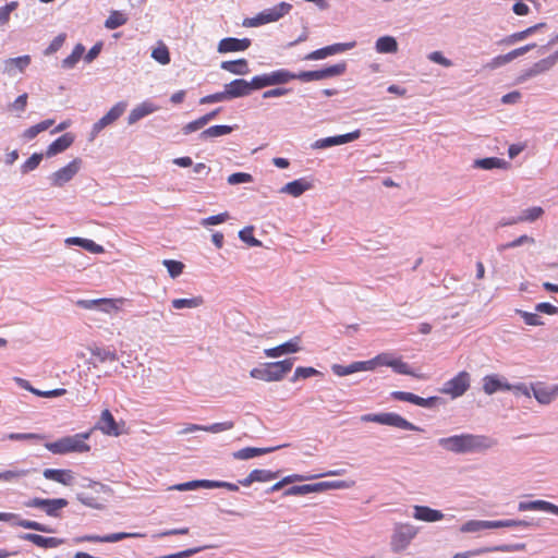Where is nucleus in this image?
I'll return each instance as SVG.
<instances>
[{
  "instance_id": "680f3d73",
  "label": "nucleus",
  "mask_w": 558,
  "mask_h": 558,
  "mask_svg": "<svg viewBox=\"0 0 558 558\" xmlns=\"http://www.w3.org/2000/svg\"><path fill=\"white\" fill-rule=\"evenodd\" d=\"M319 372L315 369L314 367H302L299 366L294 371V375L291 378V381H296L298 379H306L312 376L318 375Z\"/></svg>"
},
{
  "instance_id": "9d476101",
  "label": "nucleus",
  "mask_w": 558,
  "mask_h": 558,
  "mask_svg": "<svg viewBox=\"0 0 558 558\" xmlns=\"http://www.w3.org/2000/svg\"><path fill=\"white\" fill-rule=\"evenodd\" d=\"M471 386V375L466 371L459 372L453 378L447 380L440 389L441 393L452 399L462 397Z\"/></svg>"
},
{
  "instance_id": "bb28decb",
  "label": "nucleus",
  "mask_w": 558,
  "mask_h": 558,
  "mask_svg": "<svg viewBox=\"0 0 558 558\" xmlns=\"http://www.w3.org/2000/svg\"><path fill=\"white\" fill-rule=\"evenodd\" d=\"M20 538L32 542L33 544L43 548H56L64 543L62 538L45 537L39 534L24 533Z\"/></svg>"
},
{
  "instance_id": "09e8293b",
  "label": "nucleus",
  "mask_w": 558,
  "mask_h": 558,
  "mask_svg": "<svg viewBox=\"0 0 558 558\" xmlns=\"http://www.w3.org/2000/svg\"><path fill=\"white\" fill-rule=\"evenodd\" d=\"M128 19L119 11H112L105 22V27L108 29H116L126 23Z\"/></svg>"
},
{
  "instance_id": "69168bd1",
  "label": "nucleus",
  "mask_w": 558,
  "mask_h": 558,
  "mask_svg": "<svg viewBox=\"0 0 558 558\" xmlns=\"http://www.w3.org/2000/svg\"><path fill=\"white\" fill-rule=\"evenodd\" d=\"M28 95L26 93L20 95L13 102L8 105V109L16 112H24L27 106Z\"/></svg>"
},
{
  "instance_id": "338daca9",
  "label": "nucleus",
  "mask_w": 558,
  "mask_h": 558,
  "mask_svg": "<svg viewBox=\"0 0 558 558\" xmlns=\"http://www.w3.org/2000/svg\"><path fill=\"white\" fill-rule=\"evenodd\" d=\"M228 183L231 185H236L241 183H247L253 181V177L250 173L245 172H235L228 177Z\"/></svg>"
},
{
  "instance_id": "c9c22d12",
  "label": "nucleus",
  "mask_w": 558,
  "mask_h": 558,
  "mask_svg": "<svg viewBox=\"0 0 558 558\" xmlns=\"http://www.w3.org/2000/svg\"><path fill=\"white\" fill-rule=\"evenodd\" d=\"M65 243L69 244V245L81 246V247L85 248L86 251H88L90 253H94V254L104 253V247L101 245H99V244H97L94 241L88 240V239L73 236V238H68L65 240Z\"/></svg>"
},
{
  "instance_id": "c85d7f7f",
  "label": "nucleus",
  "mask_w": 558,
  "mask_h": 558,
  "mask_svg": "<svg viewBox=\"0 0 558 558\" xmlns=\"http://www.w3.org/2000/svg\"><path fill=\"white\" fill-rule=\"evenodd\" d=\"M90 359L88 360V364L97 367L99 363L105 362H116L118 361V355L116 351H110L105 348L95 347L90 349Z\"/></svg>"
},
{
  "instance_id": "f8f14e48",
  "label": "nucleus",
  "mask_w": 558,
  "mask_h": 558,
  "mask_svg": "<svg viewBox=\"0 0 558 558\" xmlns=\"http://www.w3.org/2000/svg\"><path fill=\"white\" fill-rule=\"evenodd\" d=\"M68 505L69 502L64 498L43 499L38 497L29 499L25 504L26 507L41 509L47 515L52 518H59L60 511Z\"/></svg>"
},
{
  "instance_id": "8fccbe9b",
  "label": "nucleus",
  "mask_w": 558,
  "mask_h": 558,
  "mask_svg": "<svg viewBox=\"0 0 558 558\" xmlns=\"http://www.w3.org/2000/svg\"><path fill=\"white\" fill-rule=\"evenodd\" d=\"M543 215H544V209L539 206H535V207L524 209L522 211L521 216L518 217V220H520V222H523V221L533 222V221L537 220L538 218H541Z\"/></svg>"
},
{
  "instance_id": "de8ad7c7",
  "label": "nucleus",
  "mask_w": 558,
  "mask_h": 558,
  "mask_svg": "<svg viewBox=\"0 0 558 558\" xmlns=\"http://www.w3.org/2000/svg\"><path fill=\"white\" fill-rule=\"evenodd\" d=\"M151 58L162 65L170 63V52L168 47L160 43L158 47L153 49Z\"/></svg>"
},
{
  "instance_id": "864d4df0",
  "label": "nucleus",
  "mask_w": 558,
  "mask_h": 558,
  "mask_svg": "<svg viewBox=\"0 0 558 558\" xmlns=\"http://www.w3.org/2000/svg\"><path fill=\"white\" fill-rule=\"evenodd\" d=\"M43 154L34 153L22 166L21 173L26 174L31 171H34L39 166L43 160Z\"/></svg>"
},
{
  "instance_id": "4c0bfd02",
  "label": "nucleus",
  "mask_w": 558,
  "mask_h": 558,
  "mask_svg": "<svg viewBox=\"0 0 558 558\" xmlns=\"http://www.w3.org/2000/svg\"><path fill=\"white\" fill-rule=\"evenodd\" d=\"M54 123V120L53 119H47V120H44L28 129H26L23 134H22V137L26 141H31L33 138H35L39 133L48 130L50 126H52Z\"/></svg>"
},
{
  "instance_id": "1a4fd4ad",
  "label": "nucleus",
  "mask_w": 558,
  "mask_h": 558,
  "mask_svg": "<svg viewBox=\"0 0 558 558\" xmlns=\"http://www.w3.org/2000/svg\"><path fill=\"white\" fill-rule=\"evenodd\" d=\"M124 299H92L78 300L76 305L84 310H96L101 313L113 315L121 310Z\"/></svg>"
},
{
  "instance_id": "20e7f679",
  "label": "nucleus",
  "mask_w": 558,
  "mask_h": 558,
  "mask_svg": "<svg viewBox=\"0 0 558 558\" xmlns=\"http://www.w3.org/2000/svg\"><path fill=\"white\" fill-rule=\"evenodd\" d=\"M362 422H374L381 425L392 426L396 428L404 429V430H413V432H423V429L401 415L393 412H385V413H369L361 416Z\"/></svg>"
},
{
  "instance_id": "6ab92c4d",
  "label": "nucleus",
  "mask_w": 558,
  "mask_h": 558,
  "mask_svg": "<svg viewBox=\"0 0 558 558\" xmlns=\"http://www.w3.org/2000/svg\"><path fill=\"white\" fill-rule=\"evenodd\" d=\"M251 46V39L248 38H234L227 37L219 41L217 50L219 53L244 51Z\"/></svg>"
},
{
  "instance_id": "5701e85b",
  "label": "nucleus",
  "mask_w": 558,
  "mask_h": 558,
  "mask_svg": "<svg viewBox=\"0 0 558 558\" xmlns=\"http://www.w3.org/2000/svg\"><path fill=\"white\" fill-rule=\"evenodd\" d=\"M331 371L337 376H348L356 372L372 371V362L359 361L353 362L350 365L333 364Z\"/></svg>"
},
{
  "instance_id": "f704fd0d",
  "label": "nucleus",
  "mask_w": 558,
  "mask_h": 558,
  "mask_svg": "<svg viewBox=\"0 0 558 558\" xmlns=\"http://www.w3.org/2000/svg\"><path fill=\"white\" fill-rule=\"evenodd\" d=\"M220 68L235 75H245L250 72L248 63L245 59L234 61H222Z\"/></svg>"
},
{
  "instance_id": "473e14b6",
  "label": "nucleus",
  "mask_w": 558,
  "mask_h": 558,
  "mask_svg": "<svg viewBox=\"0 0 558 558\" xmlns=\"http://www.w3.org/2000/svg\"><path fill=\"white\" fill-rule=\"evenodd\" d=\"M36 470H29V469H9L3 470L0 472V482H5L10 484H17L22 481V478L29 475L32 472H35Z\"/></svg>"
},
{
  "instance_id": "f257e3e1",
  "label": "nucleus",
  "mask_w": 558,
  "mask_h": 558,
  "mask_svg": "<svg viewBox=\"0 0 558 558\" xmlns=\"http://www.w3.org/2000/svg\"><path fill=\"white\" fill-rule=\"evenodd\" d=\"M438 445L446 451L466 454L489 450L497 445V440L486 435L460 434L439 438Z\"/></svg>"
},
{
  "instance_id": "ddd939ff",
  "label": "nucleus",
  "mask_w": 558,
  "mask_h": 558,
  "mask_svg": "<svg viewBox=\"0 0 558 558\" xmlns=\"http://www.w3.org/2000/svg\"><path fill=\"white\" fill-rule=\"evenodd\" d=\"M81 166L82 160L80 158H74L66 166L60 168L49 177L51 185L57 187L63 186L75 177L80 171Z\"/></svg>"
},
{
  "instance_id": "a211bd4d",
  "label": "nucleus",
  "mask_w": 558,
  "mask_h": 558,
  "mask_svg": "<svg viewBox=\"0 0 558 558\" xmlns=\"http://www.w3.org/2000/svg\"><path fill=\"white\" fill-rule=\"evenodd\" d=\"M94 428L108 436H119L121 434L118 423L108 409L101 412L100 418Z\"/></svg>"
},
{
  "instance_id": "ea45409f",
  "label": "nucleus",
  "mask_w": 558,
  "mask_h": 558,
  "mask_svg": "<svg viewBox=\"0 0 558 558\" xmlns=\"http://www.w3.org/2000/svg\"><path fill=\"white\" fill-rule=\"evenodd\" d=\"M233 131V128L230 125H213L206 130H204L202 133H199L198 138L201 141H205L207 138L211 137H219L227 135Z\"/></svg>"
},
{
  "instance_id": "a18cd8bd",
  "label": "nucleus",
  "mask_w": 558,
  "mask_h": 558,
  "mask_svg": "<svg viewBox=\"0 0 558 558\" xmlns=\"http://www.w3.org/2000/svg\"><path fill=\"white\" fill-rule=\"evenodd\" d=\"M84 51H85L84 46L82 44H77L74 47L72 53L62 60V68L73 69L76 65V63L80 61V59L82 58Z\"/></svg>"
},
{
  "instance_id": "a878e982",
  "label": "nucleus",
  "mask_w": 558,
  "mask_h": 558,
  "mask_svg": "<svg viewBox=\"0 0 558 558\" xmlns=\"http://www.w3.org/2000/svg\"><path fill=\"white\" fill-rule=\"evenodd\" d=\"M74 142L72 133H65L53 141L46 149V157L50 158L66 150Z\"/></svg>"
},
{
  "instance_id": "412c9836",
  "label": "nucleus",
  "mask_w": 558,
  "mask_h": 558,
  "mask_svg": "<svg viewBox=\"0 0 558 558\" xmlns=\"http://www.w3.org/2000/svg\"><path fill=\"white\" fill-rule=\"evenodd\" d=\"M252 92L250 82L243 78H236L225 85V93L228 100L250 95Z\"/></svg>"
},
{
  "instance_id": "13d9d810",
  "label": "nucleus",
  "mask_w": 558,
  "mask_h": 558,
  "mask_svg": "<svg viewBox=\"0 0 558 558\" xmlns=\"http://www.w3.org/2000/svg\"><path fill=\"white\" fill-rule=\"evenodd\" d=\"M19 7L17 1H11L3 7H0V27L7 25L10 21L11 13Z\"/></svg>"
},
{
  "instance_id": "7c9ffc66",
  "label": "nucleus",
  "mask_w": 558,
  "mask_h": 558,
  "mask_svg": "<svg viewBox=\"0 0 558 558\" xmlns=\"http://www.w3.org/2000/svg\"><path fill=\"white\" fill-rule=\"evenodd\" d=\"M158 110V107L153 102L144 101L133 108L128 117V123L130 125L136 123L138 120Z\"/></svg>"
},
{
  "instance_id": "49530a36",
  "label": "nucleus",
  "mask_w": 558,
  "mask_h": 558,
  "mask_svg": "<svg viewBox=\"0 0 558 558\" xmlns=\"http://www.w3.org/2000/svg\"><path fill=\"white\" fill-rule=\"evenodd\" d=\"M315 483L314 484H303V485H294L284 490V496H304L307 494L316 493Z\"/></svg>"
},
{
  "instance_id": "aec40b11",
  "label": "nucleus",
  "mask_w": 558,
  "mask_h": 558,
  "mask_svg": "<svg viewBox=\"0 0 558 558\" xmlns=\"http://www.w3.org/2000/svg\"><path fill=\"white\" fill-rule=\"evenodd\" d=\"M300 350V337H294L289 341L281 343L275 348L266 349L264 353L267 357L274 359L286 354L296 353Z\"/></svg>"
},
{
  "instance_id": "4d7b16f0",
  "label": "nucleus",
  "mask_w": 558,
  "mask_h": 558,
  "mask_svg": "<svg viewBox=\"0 0 558 558\" xmlns=\"http://www.w3.org/2000/svg\"><path fill=\"white\" fill-rule=\"evenodd\" d=\"M162 264L163 266L167 268L168 272H169V276L171 278H177L179 277L182 271H183V268H184V265L183 263L179 262V260H173V259H163L162 260Z\"/></svg>"
},
{
  "instance_id": "0e129e2a",
  "label": "nucleus",
  "mask_w": 558,
  "mask_h": 558,
  "mask_svg": "<svg viewBox=\"0 0 558 558\" xmlns=\"http://www.w3.org/2000/svg\"><path fill=\"white\" fill-rule=\"evenodd\" d=\"M233 427H234V423L232 421H226V422H221V423H214L208 426H203V430L217 434V433L232 429Z\"/></svg>"
},
{
  "instance_id": "5fc2aeb1",
  "label": "nucleus",
  "mask_w": 558,
  "mask_h": 558,
  "mask_svg": "<svg viewBox=\"0 0 558 558\" xmlns=\"http://www.w3.org/2000/svg\"><path fill=\"white\" fill-rule=\"evenodd\" d=\"M534 33H535V27H529L524 31L513 33V34L507 36L500 43L505 44V45H512L517 41L525 39L526 37H529L530 35H532Z\"/></svg>"
},
{
  "instance_id": "72a5a7b5",
  "label": "nucleus",
  "mask_w": 558,
  "mask_h": 558,
  "mask_svg": "<svg viewBox=\"0 0 558 558\" xmlns=\"http://www.w3.org/2000/svg\"><path fill=\"white\" fill-rule=\"evenodd\" d=\"M533 395L541 404H549L558 397V385L532 388Z\"/></svg>"
},
{
  "instance_id": "dca6fc26",
  "label": "nucleus",
  "mask_w": 558,
  "mask_h": 558,
  "mask_svg": "<svg viewBox=\"0 0 558 558\" xmlns=\"http://www.w3.org/2000/svg\"><path fill=\"white\" fill-rule=\"evenodd\" d=\"M391 397L395 400L410 402L423 408H434L441 401L439 397L422 398L412 392L405 391H392Z\"/></svg>"
},
{
  "instance_id": "79ce46f5",
  "label": "nucleus",
  "mask_w": 558,
  "mask_h": 558,
  "mask_svg": "<svg viewBox=\"0 0 558 558\" xmlns=\"http://www.w3.org/2000/svg\"><path fill=\"white\" fill-rule=\"evenodd\" d=\"M354 486L353 481H330L315 483L316 493L324 492L327 489H348Z\"/></svg>"
},
{
  "instance_id": "f3484780",
  "label": "nucleus",
  "mask_w": 558,
  "mask_h": 558,
  "mask_svg": "<svg viewBox=\"0 0 558 558\" xmlns=\"http://www.w3.org/2000/svg\"><path fill=\"white\" fill-rule=\"evenodd\" d=\"M536 47V44H527L523 47L517 48L506 54L497 56L490 60L489 63H487V68L489 69H497L500 68L507 63H510L518 57H521L529 52L530 50L534 49Z\"/></svg>"
},
{
  "instance_id": "bf43d9fd",
  "label": "nucleus",
  "mask_w": 558,
  "mask_h": 558,
  "mask_svg": "<svg viewBox=\"0 0 558 558\" xmlns=\"http://www.w3.org/2000/svg\"><path fill=\"white\" fill-rule=\"evenodd\" d=\"M272 86L270 82L269 73L256 75L250 82L251 89H262L264 87Z\"/></svg>"
},
{
  "instance_id": "58836bf2",
  "label": "nucleus",
  "mask_w": 558,
  "mask_h": 558,
  "mask_svg": "<svg viewBox=\"0 0 558 558\" xmlns=\"http://www.w3.org/2000/svg\"><path fill=\"white\" fill-rule=\"evenodd\" d=\"M507 162L504 159L497 157H487L482 159H475L473 162V168L483 169V170H492L495 168H504Z\"/></svg>"
},
{
  "instance_id": "4be33fe9",
  "label": "nucleus",
  "mask_w": 558,
  "mask_h": 558,
  "mask_svg": "<svg viewBox=\"0 0 558 558\" xmlns=\"http://www.w3.org/2000/svg\"><path fill=\"white\" fill-rule=\"evenodd\" d=\"M520 511H545L558 515V506L546 500L521 501L518 505Z\"/></svg>"
},
{
  "instance_id": "9b49d317",
  "label": "nucleus",
  "mask_w": 558,
  "mask_h": 558,
  "mask_svg": "<svg viewBox=\"0 0 558 558\" xmlns=\"http://www.w3.org/2000/svg\"><path fill=\"white\" fill-rule=\"evenodd\" d=\"M196 488H226L230 492H238L239 485L225 481L195 480L169 487L170 490L174 489L180 492L193 490Z\"/></svg>"
},
{
  "instance_id": "39448f33",
  "label": "nucleus",
  "mask_w": 558,
  "mask_h": 558,
  "mask_svg": "<svg viewBox=\"0 0 558 558\" xmlns=\"http://www.w3.org/2000/svg\"><path fill=\"white\" fill-rule=\"evenodd\" d=\"M292 5L288 2H280L272 8L259 12L254 17H247L243 21L245 27H257L267 23L279 21L290 12Z\"/></svg>"
},
{
  "instance_id": "3c124183",
  "label": "nucleus",
  "mask_w": 558,
  "mask_h": 558,
  "mask_svg": "<svg viewBox=\"0 0 558 558\" xmlns=\"http://www.w3.org/2000/svg\"><path fill=\"white\" fill-rule=\"evenodd\" d=\"M254 227L247 226L240 230L239 238L250 246L259 247L262 242L253 236Z\"/></svg>"
},
{
  "instance_id": "f03ea898",
  "label": "nucleus",
  "mask_w": 558,
  "mask_h": 558,
  "mask_svg": "<svg viewBox=\"0 0 558 558\" xmlns=\"http://www.w3.org/2000/svg\"><path fill=\"white\" fill-rule=\"evenodd\" d=\"M89 435L90 433H80L72 436H64L53 442L45 444V447L53 454L88 452L90 447L85 440L89 438Z\"/></svg>"
},
{
  "instance_id": "37998d69",
  "label": "nucleus",
  "mask_w": 558,
  "mask_h": 558,
  "mask_svg": "<svg viewBox=\"0 0 558 558\" xmlns=\"http://www.w3.org/2000/svg\"><path fill=\"white\" fill-rule=\"evenodd\" d=\"M269 76L272 86L283 85L295 80L294 73L286 69L272 71L269 73Z\"/></svg>"
},
{
  "instance_id": "cd10ccee",
  "label": "nucleus",
  "mask_w": 558,
  "mask_h": 558,
  "mask_svg": "<svg viewBox=\"0 0 558 558\" xmlns=\"http://www.w3.org/2000/svg\"><path fill=\"white\" fill-rule=\"evenodd\" d=\"M31 63V57L25 54L16 58H10L3 62V72L10 76L17 72H23Z\"/></svg>"
},
{
  "instance_id": "6e6d98bb",
  "label": "nucleus",
  "mask_w": 558,
  "mask_h": 558,
  "mask_svg": "<svg viewBox=\"0 0 558 558\" xmlns=\"http://www.w3.org/2000/svg\"><path fill=\"white\" fill-rule=\"evenodd\" d=\"M16 524L21 527L34 530L37 532H43V533H52L53 532V530H51L49 526L41 524L37 521L22 519Z\"/></svg>"
},
{
  "instance_id": "603ef678",
  "label": "nucleus",
  "mask_w": 558,
  "mask_h": 558,
  "mask_svg": "<svg viewBox=\"0 0 558 558\" xmlns=\"http://www.w3.org/2000/svg\"><path fill=\"white\" fill-rule=\"evenodd\" d=\"M354 47H355V41L339 43V44H333V45L324 47L323 50H324L325 58H327L328 56L340 53V52L350 50Z\"/></svg>"
},
{
  "instance_id": "c756f323",
  "label": "nucleus",
  "mask_w": 558,
  "mask_h": 558,
  "mask_svg": "<svg viewBox=\"0 0 558 558\" xmlns=\"http://www.w3.org/2000/svg\"><path fill=\"white\" fill-rule=\"evenodd\" d=\"M288 445H280L276 447L270 448H254V447H246L243 449H240L232 453L233 458L236 460H248L265 453L272 452L275 450H278L280 448L287 447Z\"/></svg>"
},
{
  "instance_id": "4468645a",
  "label": "nucleus",
  "mask_w": 558,
  "mask_h": 558,
  "mask_svg": "<svg viewBox=\"0 0 558 558\" xmlns=\"http://www.w3.org/2000/svg\"><path fill=\"white\" fill-rule=\"evenodd\" d=\"M557 61L558 50L554 54L535 62L531 68L522 71V73L518 76L517 81L519 83H523L531 77L537 76L550 70L557 63Z\"/></svg>"
},
{
  "instance_id": "7ed1b4c3",
  "label": "nucleus",
  "mask_w": 558,
  "mask_h": 558,
  "mask_svg": "<svg viewBox=\"0 0 558 558\" xmlns=\"http://www.w3.org/2000/svg\"><path fill=\"white\" fill-rule=\"evenodd\" d=\"M294 359L266 363L262 367L251 369V377L264 381H279L292 369Z\"/></svg>"
},
{
  "instance_id": "423d86ee",
  "label": "nucleus",
  "mask_w": 558,
  "mask_h": 558,
  "mask_svg": "<svg viewBox=\"0 0 558 558\" xmlns=\"http://www.w3.org/2000/svg\"><path fill=\"white\" fill-rule=\"evenodd\" d=\"M510 390H513L515 393H522L526 397L531 396L529 388L523 384L511 385L505 378H501L496 374L486 375L483 378V391L488 396L494 395L497 391Z\"/></svg>"
},
{
  "instance_id": "0eeeda50",
  "label": "nucleus",
  "mask_w": 558,
  "mask_h": 558,
  "mask_svg": "<svg viewBox=\"0 0 558 558\" xmlns=\"http://www.w3.org/2000/svg\"><path fill=\"white\" fill-rule=\"evenodd\" d=\"M417 529L410 523H397L391 536L390 547L393 553L403 551L416 536Z\"/></svg>"
},
{
  "instance_id": "2f4dec72",
  "label": "nucleus",
  "mask_w": 558,
  "mask_h": 558,
  "mask_svg": "<svg viewBox=\"0 0 558 558\" xmlns=\"http://www.w3.org/2000/svg\"><path fill=\"white\" fill-rule=\"evenodd\" d=\"M312 189V184L304 179L291 181L280 189V193L289 194L293 197L301 196L304 192Z\"/></svg>"
},
{
  "instance_id": "c03bdc74",
  "label": "nucleus",
  "mask_w": 558,
  "mask_h": 558,
  "mask_svg": "<svg viewBox=\"0 0 558 558\" xmlns=\"http://www.w3.org/2000/svg\"><path fill=\"white\" fill-rule=\"evenodd\" d=\"M204 299L202 296H195L192 299H174L171 301L172 307L175 310L181 308H196L203 305Z\"/></svg>"
},
{
  "instance_id": "393cba45",
  "label": "nucleus",
  "mask_w": 558,
  "mask_h": 558,
  "mask_svg": "<svg viewBox=\"0 0 558 558\" xmlns=\"http://www.w3.org/2000/svg\"><path fill=\"white\" fill-rule=\"evenodd\" d=\"M413 518L424 522H437L444 519V513L427 506L416 505L413 507Z\"/></svg>"
},
{
  "instance_id": "774afa93",
  "label": "nucleus",
  "mask_w": 558,
  "mask_h": 558,
  "mask_svg": "<svg viewBox=\"0 0 558 558\" xmlns=\"http://www.w3.org/2000/svg\"><path fill=\"white\" fill-rule=\"evenodd\" d=\"M229 218H230L229 213L225 211V213H221V214H218V215H215V216H210V217L204 218L201 221V223L204 227L215 226V225H219V223H222V222L227 221Z\"/></svg>"
},
{
  "instance_id": "b1692460",
  "label": "nucleus",
  "mask_w": 558,
  "mask_h": 558,
  "mask_svg": "<svg viewBox=\"0 0 558 558\" xmlns=\"http://www.w3.org/2000/svg\"><path fill=\"white\" fill-rule=\"evenodd\" d=\"M43 475L46 480H51L64 486L73 484V472L68 469H45Z\"/></svg>"
},
{
  "instance_id": "6e6552de",
  "label": "nucleus",
  "mask_w": 558,
  "mask_h": 558,
  "mask_svg": "<svg viewBox=\"0 0 558 558\" xmlns=\"http://www.w3.org/2000/svg\"><path fill=\"white\" fill-rule=\"evenodd\" d=\"M347 70L345 62H339L333 65L314 70V71H302L300 73H294L295 80H300L302 82H312V81H322L329 77L340 76Z\"/></svg>"
},
{
  "instance_id": "a19ab883",
  "label": "nucleus",
  "mask_w": 558,
  "mask_h": 558,
  "mask_svg": "<svg viewBox=\"0 0 558 558\" xmlns=\"http://www.w3.org/2000/svg\"><path fill=\"white\" fill-rule=\"evenodd\" d=\"M493 529V521L470 520L460 527L462 533H475L482 530Z\"/></svg>"
},
{
  "instance_id": "e2e57ef3",
  "label": "nucleus",
  "mask_w": 558,
  "mask_h": 558,
  "mask_svg": "<svg viewBox=\"0 0 558 558\" xmlns=\"http://www.w3.org/2000/svg\"><path fill=\"white\" fill-rule=\"evenodd\" d=\"M143 536L144 535L141 533L119 532V533L104 535L102 539L105 541V543H116V542H119V541H122V539L129 538V537H143Z\"/></svg>"
},
{
  "instance_id": "052dcab7",
  "label": "nucleus",
  "mask_w": 558,
  "mask_h": 558,
  "mask_svg": "<svg viewBox=\"0 0 558 558\" xmlns=\"http://www.w3.org/2000/svg\"><path fill=\"white\" fill-rule=\"evenodd\" d=\"M253 475L255 478V482H269L278 477V472H272L270 470H264V469H255L253 470Z\"/></svg>"
},
{
  "instance_id": "2eb2a0df",
  "label": "nucleus",
  "mask_w": 558,
  "mask_h": 558,
  "mask_svg": "<svg viewBox=\"0 0 558 558\" xmlns=\"http://www.w3.org/2000/svg\"><path fill=\"white\" fill-rule=\"evenodd\" d=\"M126 102L119 101L117 102L102 118H100L92 129V138H94L99 132H101L106 126L112 124L117 121L125 111Z\"/></svg>"
},
{
  "instance_id": "e433bc0d",
  "label": "nucleus",
  "mask_w": 558,
  "mask_h": 558,
  "mask_svg": "<svg viewBox=\"0 0 558 558\" xmlns=\"http://www.w3.org/2000/svg\"><path fill=\"white\" fill-rule=\"evenodd\" d=\"M375 49L378 53H396L398 51V41L392 36H381L376 40Z\"/></svg>"
}]
</instances>
